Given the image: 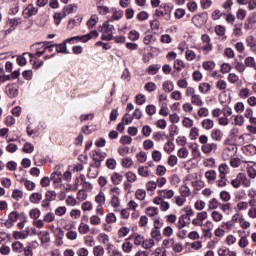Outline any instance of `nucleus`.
I'll return each instance as SVG.
<instances>
[{
	"label": "nucleus",
	"mask_w": 256,
	"mask_h": 256,
	"mask_svg": "<svg viewBox=\"0 0 256 256\" xmlns=\"http://www.w3.org/2000/svg\"><path fill=\"white\" fill-rule=\"evenodd\" d=\"M180 194L182 197H191V189L187 185H182L180 187Z\"/></svg>",
	"instance_id": "a18cd8bd"
},
{
	"label": "nucleus",
	"mask_w": 256,
	"mask_h": 256,
	"mask_svg": "<svg viewBox=\"0 0 256 256\" xmlns=\"http://www.w3.org/2000/svg\"><path fill=\"white\" fill-rule=\"evenodd\" d=\"M23 243L16 241L12 243V251H15V253H23Z\"/></svg>",
	"instance_id": "09e8293b"
},
{
	"label": "nucleus",
	"mask_w": 256,
	"mask_h": 256,
	"mask_svg": "<svg viewBox=\"0 0 256 256\" xmlns=\"http://www.w3.org/2000/svg\"><path fill=\"white\" fill-rule=\"evenodd\" d=\"M246 45L250 48L252 53H256V39L253 35L247 36L246 38Z\"/></svg>",
	"instance_id": "6ab92c4d"
},
{
	"label": "nucleus",
	"mask_w": 256,
	"mask_h": 256,
	"mask_svg": "<svg viewBox=\"0 0 256 256\" xmlns=\"http://www.w3.org/2000/svg\"><path fill=\"white\" fill-rule=\"evenodd\" d=\"M187 218L185 216L180 215L178 218V222L176 223V227L178 230L185 229L187 227L188 223L185 221Z\"/></svg>",
	"instance_id": "c9c22d12"
},
{
	"label": "nucleus",
	"mask_w": 256,
	"mask_h": 256,
	"mask_svg": "<svg viewBox=\"0 0 256 256\" xmlns=\"http://www.w3.org/2000/svg\"><path fill=\"white\" fill-rule=\"evenodd\" d=\"M151 237L154 241H161V230L159 227L155 226L152 228Z\"/></svg>",
	"instance_id": "c756f323"
},
{
	"label": "nucleus",
	"mask_w": 256,
	"mask_h": 256,
	"mask_svg": "<svg viewBox=\"0 0 256 256\" xmlns=\"http://www.w3.org/2000/svg\"><path fill=\"white\" fill-rule=\"evenodd\" d=\"M152 201H153L154 205H159V209L163 213H165V211H169V209L171 208V204H169V202L163 200L161 197L156 196L153 198Z\"/></svg>",
	"instance_id": "6e6552de"
},
{
	"label": "nucleus",
	"mask_w": 256,
	"mask_h": 256,
	"mask_svg": "<svg viewBox=\"0 0 256 256\" xmlns=\"http://www.w3.org/2000/svg\"><path fill=\"white\" fill-rule=\"evenodd\" d=\"M238 95L240 99H249L251 96V90L249 88H242Z\"/></svg>",
	"instance_id": "8fccbe9b"
},
{
	"label": "nucleus",
	"mask_w": 256,
	"mask_h": 256,
	"mask_svg": "<svg viewBox=\"0 0 256 256\" xmlns=\"http://www.w3.org/2000/svg\"><path fill=\"white\" fill-rule=\"evenodd\" d=\"M203 165L204 167H209L210 169H215V167H217V164L215 163V158L205 159Z\"/></svg>",
	"instance_id": "4d7b16f0"
},
{
	"label": "nucleus",
	"mask_w": 256,
	"mask_h": 256,
	"mask_svg": "<svg viewBox=\"0 0 256 256\" xmlns=\"http://www.w3.org/2000/svg\"><path fill=\"white\" fill-rule=\"evenodd\" d=\"M197 137H199V128L192 127L190 129L189 138L191 139V141H195V139H197Z\"/></svg>",
	"instance_id": "0e129e2a"
},
{
	"label": "nucleus",
	"mask_w": 256,
	"mask_h": 256,
	"mask_svg": "<svg viewBox=\"0 0 256 256\" xmlns=\"http://www.w3.org/2000/svg\"><path fill=\"white\" fill-rule=\"evenodd\" d=\"M219 177H227L229 175V165L222 163L218 166Z\"/></svg>",
	"instance_id": "4be33fe9"
},
{
	"label": "nucleus",
	"mask_w": 256,
	"mask_h": 256,
	"mask_svg": "<svg viewBox=\"0 0 256 256\" xmlns=\"http://www.w3.org/2000/svg\"><path fill=\"white\" fill-rule=\"evenodd\" d=\"M39 239L41 243H49V241H51V234L49 233V231H40Z\"/></svg>",
	"instance_id": "cd10ccee"
},
{
	"label": "nucleus",
	"mask_w": 256,
	"mask_h": 256,
	"mask_svg": "<svg viewBox=\"0 0 256 256\" xmlns=\"http://www.w3.org/2000/svg\"><path fill=\"white\" fill-rule=\"evenodd\" d=\"M34 48L36 49V57H41L42 55H45V53H47L45 49V42L34 44Z\"/></svg>",
	"instance_id": "dca6fc26"
},
{
	"label": "nucleus",
	"mask_w": 256,
	"mask_h": 256,
	"mask_svg": "<svg viewBox=\"0 0 256 256\" xmlns=\"http://www.w3.org/2000/svg\"><path fill=\"white\" fill-rule=\"evenodd\" d=\"M111 181L113 185H119L123 181V175L119 174L118 172H114L111 175Z\"/></svg>",
	"instance_id": "2f4dec72"
},
{
	"label": "nucleus",
	"mask_w": 256,
	"mask_h": 256,
	"mask_svg": "<svg viewBox=\"0 0 256 256\" xmlns=\"http://www.w3.org/2000/svg\"><path fill=\"white\" fill-rule=\"evenodd\" d=\"M208 14L207 12H203L201 14H197L192 17V23L196 25V27H201L207 23Z\"/></svg>",
	"instance_id": "0eeeda50"
},
{
	"label": "nucleus",
	"mask_w": 256,
	"mask_h": 256,
	"mask_svg": "<svg viewBox=\"0 0 256 256\" xmlns=\"http://www.w3.org/2000/svg\"><path fill=\"white\" fill-rule=\"evenodd\" d=\"M45 199L47 201H55V199H57V192H55L54 190H48L45 193Z\"/></svg>",
	"instance_id": "864d4df0"
},
{
	"label": "nucleus",
	"mask_w": 256,
	"mask_h": 256,
	"mask_svg": "<svg viewBox=\"0 0 256 256\" xmlns=\"http://www.w3.org/2000/svg\"><path fill=\"white\" fill-rule=\"evenodd\" d=\"M29 217L30 219H34L35 221L36 219H39V217H41V211L38 208L31 209L29 211Z\"/></svg>",
	"instance_id": "13d9d810"
},
{
	"label": "nucleus",
	"mask_w": 256,
	"mask_h": 256,
	"mask_svg": "<svg viewBox=\"0 0 256 256\" xmlns=\"http://www.w3.org/2000/svg\"><path fill=\"white\" fill-rule=\"evenodd\" d=\"M135 197L138 199V201H145V197H147V191H145V189H138L136 190Z\"/></svg>",
	"instance_id": "de8ad7c7"
},
{
	"label": "nucleus",
	"mask_w": 256,
	"mask_h": 256,
	"mask_svg": "<svg viewBox=\"0 0 256 256\" xmlns=\"http://www.w3.org/2000/svg\"><path fill=\"white\" fill-rule=\"evenodd\" d=\"M201 127L205 131H211L215 127V122L212 119L206 118L201 122Z\"/></svg>",
	"instance_id": "a211bd4d"
},
{
	"label": "nucleus",
	"mask_w": 256,
	"mask_h": 256,
	"mask_svg": "<svg viewBox=\"0 0 256 256\" xmlns=\"http://www.w3.org/2000/svg\"><path fill=\"white\" fill-rule=\"evenodd\" d=\"M97 240L99 243H102V245H107V243H109V236L105 233H101L98 235Z\"/></svg>",
	"instance_id": "338daca9"
},
{
	"label": "nucleus",
	"mask_w": 256,
	"mask_h": 256,
	"mask_svg": "<svg viewBox=\"0 0 256 256\" xmlns=\"http://www.w3.org/2000/svg\"><path fill=\"white\" fill-rule=\"evenodd\" d=\"M110 205L115 212L120 211L121 208V199L117 196H111Z\"/></svg>",
	"instance_id": "2eb2a0df"
},
{
	"label": "nucleus",
	"mask_w": 256,
	"mask_h": 256,
	"mask_svg": "<svg viewBox=\"0 0 256 256\" xmlns=\"http://www.w3.org/2000/svg\"><path fill=\"white\" fill-rule=\"evenodd\" d=\"M50 180L53 181L54 184L63 181V166L57 165L54 167V172L50 175Z\"/></svg>",
	"instance_id": "39448f33"
},
{
	"label": "nucleus",
	"mask_w": 256,
	"mask_h": 256,
	"mask_svg": "<svg viewBox=\"0 0 256 256\" xmlns=\"http://www.w3.org/2000/svg\"><path fill=\"white\" fill-rule=\"evenodd\" d=\"M244 65L246 67H250L251 69H256L255 58L252 57V56L246 57L245 60H244Z\"/></svg>",
	"instance_id": "473e14b6"
},
{
	"label": "nucleus",
	"mask_w": 256,
	"mask_h": 256,
	"mask_svg": "<svg viewBox=\"0 0 256 256\" xmlns=\"http://www.w3.org/2000/svg\"><path fill=\"white\" fill-rule=\"evenodd\" d=\"M27 57L30 58V61H33V60H32V59H33V54H31V53H24L22 56H19V57L17 58V63H18L21 67L27 65Z\"/></svg>",
	"instance_id": "aec40b11"
},
{
	"label": "nucleus",
	"mask_w": 256,
	"mask_h": 256,
	"mask_svg": "<svg viewBox=\"0 0 256 256\" xmlns=\"http://www.w3.org/2000/svg\"><path fill=\"white\" fill-rule=\"evenodd\" d=\"M26 237H29V233H24L21 231H14L13 232V238L18 240V239H25Z\"/></svg>",
	"instance_id": "774afa93"
},
{
	"label": "nucleus",
	"mask_w": 256,
	"mask_h": 256,
	"mask_svg": "<svg viewBox=\"0 0 256 256\" xmlns=\"http://www.w3.org/2000/svg\"><path fill=\"white\" fill-rule=\"evenodd\" d=\"M113 31H115V27L109 24V20L105 21L100 26V33H102L101 39L102 41H111L113 40Z\"/></svg>",
	"instance_id": "f03ea898"
},
{
	"label": "nucleus",
	"mask_w": 256,
	"mask_h": 256,
	"mask_svg": "<svg viewBox=\"0 0 256 256\" xmlns=\"http://www.w3.org/2000/svg\"><path fill=\"white\" fill-rule=\"evenodd\" d=\"M120 19H123V11L122 10H114L113 15L109 19V21H119Z\"/></svg>",
	"instance_id": "79ce46f5"
},
{
	"label": "nucleus",
	"mask_w": 256,
	"mask_h": 256,
	"mask_svg": "<svg viewBox=\"0 0 256 256\" xmlns=\"http://www.w3.org/2000/svg\"><path fill=\"white\" fill-rule=\"evenodd\" d=\"M95 203H97V205H105L107 198L105 196V192L100 191L94 198Z\"/></svg>",
	"instance_id": "5701e85b"
},
{
	"label": "nucleus",
	"mask_w": 256,
	"mask_h": 256,
	"mask_svg": "<svg viewBox=\"0 0 256 256\" xmlns=\"http://www.w3.org/2000/svg\"><path fill=\"white\" fill-rule=\"evenodd\" d=\"M191 104L195 105L196 107H203L205 102H203V99H201V96L199 94H195L191 98Z\"/></svg>",
	"instance_id": "b1692460"
},
{
	"label": "nucleus",
	"mask_w": 256,
	"mask_h": 256,
	"mask_svg": "<svg viewBox=\"0 0 256 256\" xmlns=\"http://www.w3.org/2000/svg\"><path fill=\"white\" fill-rule=\"evenodd\" d=\"M164 151H166V153L170 155V153H173V151H175V144L172 141H168L166 144H164Z\"/></svg>",
	"instance_id": "bf43d9fd"
},
{
	"label": "nucleus",
	"mask_w": 256,
	"mask_h": 256,
	"mask_svg": "<svg viewBox=\"0 0 256 256\" xmlns=\"http://www.w3.org/2000/svg\"><path fill=\"white\" fill-rule=\"evenodd\" d=\"M42 199H43V194H41L39 192H34L29 197V201L33 205H39L41 203Z\"/></svg>",
	"instance_id": "ddd939ff"
},
{
	"label": "nucleus",
	"mask_w": 256,
	"mask_h": 256,
	"mask_svg": "<svg viewBox=\"0 0 256 256\" xmlns=\"http://www.w3.org/2000/svg\"><path fill=\"white\" fill-rule=\"evenodd\" d=\"M54 47H56L57 53H64L65 55L69 54L66 43L54 44Z\"/></svg>",
	"instance_id": "c03bdc74"
},
{
	"label": "nucleus",
	"mask_w": 256,
	"mask_h": 256,
	"mask_svg": "<svg viewBox=\"0 0 256 256\" xmlns=\"http://www.w3.org/2000/svg\"><path fill=\"white\" fill-rule=\"evenodd\" d=\"M99 23V16L97 15H92L90 19L87 21V27L88 29H93Z\"/></svg>",
	"instance_id": "7c9ffc66"
},
{
	"label": "nucleus",
	"mask_w": 256,
	"mask_h": 256,
	"mask_svg": "<svg viewBox=\"0 0 256 256\" xmlns=\"http://www.w3.org/2000/svg\"><path fill=\"white\" fill-rule=\"evenodd\" d=\"M155 247V240L150 238V239H144V242L142 244L143 249H153Z\"/></svg>",
	"instance_id": "49530a36"
},
{
	"label": "nucleus",
	"mask_w": 256,
	"mask_h": 256,
	"mask_svg": "<svg viewBox=\"0 0 256 256\" xmlns=\"http://www.w3.org/2000/svg\"><path fill=\"white\" fill-rule=\"evenodd\" d=\"M158 196L161 197L164 201L165 199H173L175 197V191L171 189H159L157 190Z\"/></svg>",
	"instance_id": "9d476101"
},
{
	"label": "nucleus",
	"mask_w": 256,
	"mask_h": 256,
	"mask_svg": "<svg viewBox=\"0 0 256 256\" xmlns=\"http://www.w3.org/2000/svg\"><path fill=\"white\" fill-rule=\"evenodd\" d=\"M256 25V12H253L244 22L245 31H251Z\"/></svg>",
	"instance_id": "1a4fd4ad"
},
{
	"label": "nucleus",
	"mask_w": 256,
	"mask_h": 256,
	"mask_svg": "<svg viewBox=\"0 0 256 256\" xmlns=\"http://www.w3.org/2000/svg\"><path fill=\"white\" fill-rule=\"evenodd\" d=\"M6 92L8 93L9 97H17V94H18L17 86H15L14 84H9L6 87Z\"/></svg>",
	"instance_id": "c85d7f7f"
},
{
	"label": "nucleus",
	"mask_w": 256,
	"mask_h": 256,
	"mask_svg": "<svg viewBox=\"0 0 256 256\" xmlns=\"http://www.w3.org/2000/svg\"><path fill=\"white\" fill-rule=\"evenodd\" d=\"M131 240L127 238L122 244V251L123 253H131L133 251V243L130 242Z\"/></svg>",
	"instance_id": "393cba45"
},
{
	"label": "nucleus",
	"mask_w": 256,
	"mask_h": 256,
	"mask_svg": "<svg viewBox=\"0 0 256 256\" xmlns=\"http://www.w3.org/2000/svg\"><path fill=\"white\" fill-rule=\"evenodd\" d=\"M237 153V146L235 144H230L226 146L222 152V159L223 161H229L232 157H235Z\"/></svg>",
	"instance_id": "20e7f679"
},
{
	"label": "nucleus",
	"mask_w": 256,
	"mask_h": 256,
	"mask_svg": "<svg viewBox=\"0 0 256 256\" xmlns=\"http://www.w3.org/2000/svg\"><path fill=\"white\" fill-rule=\"evenodd\" d=\"M105 221L108 225H113V223H117V216L115 213L110 212L106 215Z\"/></svg>",
	"instance_id": "37998d69"
},
{
	"label": "nucleus",
	"mask_w": 256,
	"mask_h": 256,
	"mask_svg": "<svg viewBox=\"0 0 256 256\" xmlns=\"http://www.w3.org/2000/svg\"><path fill=\"white\" fill-rule=\"evenodd\" d=\"M211 218L215 223H219L223 221V214L217 210H214L211 212Z\"/></svg>",
	"instance_id": "4c0bfd02"
},
{
	"label": "nucleus",
	"mask_w": 256,
	"mask_h": 256,
	"mask_svg": "<svg viewBox=\"0 0 256 256\" xmlns=\"http://www.w3.org/2000/svg\"><path fill=\"white\" fill-rule=\"evenodd\" d=\"M151 157L155 163H160L161 159H163V154L159 150H154L151 153Z\"/></svg>",
	"instance_id": "a19ab883"
},
{
	"label": "nucleus",
	"mask_w": 256,
	"mask_h": 256,
	"mask_svg": "<svg viewBox=\"0 0 256 256\" xmlns=\"http://www.w3.org/2000/svg\"><path fill=\"white\" fill-rule=\"evenodd\" d=\"M162 87H163V91H165V93H171V91H173V89H174V85L171 80L164 81L162 84Z\"/></svg>",
	"instance_id": "f704fd0d"
},
{
	"label": "nucleus",
	"mask_w": 256,
	"mask_h": 256,
	"mask_svg": "<svg viewBox=\"0 0 256 256\" xmlns=\"http://www.w3.org/2000/svg\"><path fill=\"white\" fill-rule=\"evenodd\" d=\"M211 138L213 141H223V132L219 128H215L211 132Z\"/></svg>",
	"instance_id": "412c9836"
},
{
	"label": "nucleus",
	"mask_w": 256,
	"mask_h": 256,
	"mask_svg": "<svg viewBox=\"0 0 256 256\" xmlns=\"http://www.w3.org/2000/svg\"><path fill=\"white\" fill-rule=\"evenodd\" d=\"M230 185H232L234 189H239L241 185H243V187H251V179L247 178V175L243 173H238L236 178L230 181Z\"/></svg>",
	"instance_id": "f257e3e1"
},
{
	"label": "nucleus",
	"mask_w": 256,
	"mask_h": 256,
	"mask_svg": "<svg viewBox=\"0 0 256 256\" xmlns=\"http://www.w3.org/2000/svg\"><path fill=\"white\" fill-rule=\"evenodd\" d=\"M19 181H20V183L24 184L27 191H33L36 187L35 182H33L31 180H27L26 178H21Z\"/></svg>",
	"instance_id": "a878e982"
},
{
	"label": "nucleus",
	"mask_w": 256,
	"mask_h": 256,
	"mask_svg": "<svg viewBox=\"0 0 256 256\" xmlns=\"http://www.w3.org/2000/svg\"><path fill=\"white\" fill-rule=\"evenodd\" d=\"M78 231L80 233V235H87V233H89V231H91V228L89 227V224H85V223H80L79 227H78Z\"/></svg>",
	"instance_id": "58836bf2"
},
{
	"label": "nucleus",
	"mask_w": 256,
	"mask_h": 256,
	"mask_svg": "<svg viewBox=\"0 0 256 256\" xmlns=\"http://www.w3.org/2000/svg\"><path fill=\"white\" fill-rule=\"evenodd\" d=\"M93 255L94 256H103L105 255V248L103 246L98 245L93 247Z\"/></svg>",
	"instance_id": "6e6d98bb"
},
{
	"label": "nucleus",
	"mask_w": 256,
	"mask_h": 256,
	"mask_svg": "<svg viewBox=\"0 0 256 256\" xmlns=\"http://www.w3.org/2000/svg\"><path fill=\"white\" fill-rule=\"evenodd\" d=\"M39 13V8L35 7L33 4H28L23 10L22 15L24 19H29L30 17H35Z\"/></svg>",
	"instance_id": "423d86ee"
},
{
	"label": "nucleus",
	"mask_w": 256,
	"mask_h": 256,
	"mask_svg": "<svg viewBox=\"0 0 256 256\" xmlns=\"http://www.w3.org/2000/svg\"><path fill=\"white\" fill-rule=\"evenodd\" d=\"M136 159L138 163H145L147 161V152L140 151L136 154Z\"/></svg>",
	"instance_id": "69168bd1"
},
{
	"label": "nucleus",
	"mask_w": 256,
	"mask_h": 256,
	"mask_svg": "<svg viewBox=\"0 0 256 256\" xmlns=\"http://www.w3.org/2000/svg\"><path fill=\"white\" fill-rule=\"evenodd\" d=\"M99 37V32L97 30L91 31L88 34L82 35V36H74L72 38H68L66 41L68 43H71V41H78L80 43H87V41H90V39H93Z\"/></svg>",
	"instance_id": "7ed1b4c3"
},
{
	"label": "nucleus",
	"mask_w": 256,
	"mask_h": 256,
	"mask_svg": "<svg viewBox=\"0 0 256 256\" xmlns=\"http://www.w3.org/2000/svg\"><path fill=\"white\" fill-rule=\"evenodd\" d=\"M122 167L124 169H131L133 167V159L131 157H125L122 159Z\"/></svg>",
	"instance_id": "3c124183"
},
{
	"label": "nucleus",
	"mask_w": 256,
	"mask_h": 256,
	"mask_svg": "<svg viewBox=\"0 0 256 256\" xmlns=\"http://www.w3.org/2000/svg\"><path fill=\"white\" fill-rule=\"evenodd\" d=\"M128 239L132 240L136 247H139L140 245L141 247H143V243L145 241V237H143L139 233H133L132 235L129 236Z\"/></svg>",
	"instance_id": "f8f14e48"
},
{
	"label": "nucleus",
	"mask_w": 256,
	"mask_h": 256,
	"mask_svg": "<svg viewBox=\"0 0 256 256\" xmlns=\"http://www.w3.org/2000/svg\"><path fill=\"white\" fill-rule=\"evenodd\" d=\"M185 201H187V199L185 198V196H176L174 198V203L175 205H177V207H183L185 205Z\"/></svg>",
	"instance_id": "e2e57ef3"
},
{
	"label": "nucleus",
	"mask_w": 256,
	"mask_h": 256,
	"mask_svg": "<svg viewBox=\"0 0 256 256\" xmlns=\"http://www.w3.org/2000/svg\"><path fill=\"white\" fill-rule=\"evenodd\" d=\"M131 233V228L123 226L118 230V237L123 238L127 237Z\"/></svg>",
	"instance_id": "5fc2aeb1"
},
{
	"label": "nucleus",
	"mask_w": 256,
	"mask_h": 256,
	"mask_svg": "<svg viewBox=\"0 0 256 256\" xmlns=\"http://www.w3.org/2000/svg\"><path fill=\"white\" fill-rule=\"evenodd\" d=\"M204 177L207 179L208 183L213 184L217 181V172L215 170L206 171Z\"/></svg>",
	"instance_id": "4468645a"
},
{
	"label": "nucleus",
	"mask_w": 256,
	"mask_h": 256,
	"mask_svg": "<svg viewBox=\"0 0 256 256\" xmlns=\"http://www.w3.org/2000/svg\"><path fill=\"white\" fill-rule=\"evenodd\" d=\"M201 150L206 155H209V153H211L212 151H217V143L204 144V145H202Z\"/></svg>",
	"instance_id": "f3484780"
},
{
	"label": "nucleus",
	"mask_w": 256,
	"mask_h": 256,
	"mask_svg": "<svg viewBox=\"0 0 256 256\" xmlns=\"http://www.w3.org/2000/svg\"><path fill=\"white\" fill-rule=\"evenodd\" d=\"M157 182L154 180H150L146 183V191L148 193H153V191H157Z\"/></svg>",
	"instance_id": "e433bc0d"
},
{
	"label": "nucleus",
	"mask_w": 256,
	"mask_h": 256,
	"mask_svg": "<svg viewBox=\"0 0 256 256\" xmlns=\"http://www.w3.org/2000/svg\"><path fill=\"white\" fill-rule=\"evenodd\" d=\"M247 175H248V177H250V179H255V177H256L255 163H253V165L248 164Z\"/></svg>",
	"instance_id": "603ef678"
},
{
	"label": "nucleus",
	"mask_w": 256,
	"mask_h": 256,
	"mask_svg": "<svg viewBox=\"0 0 256 256\" xmlns=\"http://www.w3.org/2000/svg\"><path fill=\"white\" fill-rule=\"evenodd\" d=\"M138 175L140 177H151V171L146 166H141L138 168Z\"/></svg>",
	"instance_id": "ea45409f"
},
{
	"label": "nucleus",
	"mask_w": 256,
	"mask_h": 256,
	"mask_svg": "<svg viewBox=\"0 0 256 256\" xmlns=\"http://www.w3.org/2000/svg\"><path fill=\"white\" fill-rule=\"evenodd\" d=\"M198 89L203 95H205L208 91H211V84L202 82L199 84Z\"/></svg>",
	"instance_id": "72a5a7b5"
},
{
	"label": "nucleus",
	"mask_w": 256,
	"mask_h": 256,
	"mask_svg": "<svg viewBox=\"0 0 256 256\" xmlns=\"http://www.w3.org/2000/svg\"><path fill=\"white\" fill-rule=\"evenodd\" d=\"M55 246L56 247H61L63 245V238L65 237V232L61 228H57L55 230Z\"/></svg>",
	"instance_id": "9b49d317"
},
{
	"label": "nucleus",
	"mask_w": 256,
	"mask_h": 256,
	"mask_svg": "<svg viewBox=\"0 0 256 256\" xmlns=\"http://www.w3.org/2000/svg\"><path fill=\"white\" fill-rule=\"evenodd\" d=\"M221 205V202L217 198H212L208 201V209L211 211H215L216 209H219Z\"/></svg>",
	"instance_id": "bb28decb"
},
{
	"label": "nucleus",
	"mask_w": 256,
	"mask_h": 256,
	"mask_svg": "<svg viewBox=\"0 0 256 256\" xmlns=\"http://www.w3.org/2000/svg\"><path fill=\"white\" fill-rule=\"evenodd\" d=\"M9 27L13 28L14 30L21 25V18H12L8 21Z\"/></svg>",
	"instance_id": "680f3d73"
},
{
	"label": "nucleus",
	"mask_w": 256,
	"mask_h": 256,
	"mask_svg": "<svg viewBox=\"0 0 256 256\" xmlns=\"http://www.w3.org/2000/svg\"><path fill=\"white\" fill-rule=\"evenodd\" d=\"M220 199L224 201V203H229V201H231V193L227 192V190L221 191Z\"/></svg>",
	"instance_id": "052dcab7"
}]
</instances>
